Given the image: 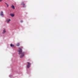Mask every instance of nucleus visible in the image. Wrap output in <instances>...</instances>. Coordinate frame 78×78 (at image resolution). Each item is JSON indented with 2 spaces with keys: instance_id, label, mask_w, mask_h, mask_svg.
I'll use <instances>...</instances> for the list:
<instances>
[{
  "instance_id": "obj_1",
  "label": "nucleus",
  "mask_w": 78,
  "mask_h": 78,
  "mask_svg": "<svg viewBox=\"0 0 78 78\" xmlns=\"http://www.w3.org/2000/svg\"><path fill=\"white\" fill-rule=\"evenodd\" d=\"M23 47L19 48L18 51L19 52V55H21L20 56V58H22L24 56V52H22Z\"/></svg>"
},
{
  "instance_id": "obj_2",
  "label": "nucleus",
  "mask_w": 78,
  "mask_h": 78,
  "mask_svg": "<svg viewBox=\"0 0 78 78\" xmlns=\"http://www.w3.org/2000/svg\"><path fill=\"white\" fill-rule=\"evenodd\" d=\"M27 68L29 69L30 67V65H31V63H29V62H27Z\"/></svg>"
},
{
  "instance_id": "obj_3",
  "label": "nucleus",
  "mask_w": 78,
  "mask_h": 78,
  "mask_svg": "<svg viewBox=\"0 0 78 78\" xmlns=\"http://www.w3.org/2000/svg\"><path fill=\"white\" fill-rule=\"evenodd\" d=\"M3 11H1V13H0L1 16H2V17L4 15Z\"/></svg>"
},
{
  "instance_id": "obj_4",
  "label": "nucleus",
  "mask_w": 78,
  "mask_h": 78,
  "mask_svg": "<svg viewBox=\"0 0 78 78\" xmlns=\"http://www.w3.org/2000/svg\"><path fill=\"white\" fill-rule=\"evenodd\" d=\"M10 21H11V19H10L7 20V22L8 23H9Z\"/></svg>"
},
{
  "instance_id": "obj_5",
  "label": "nucleus",
  "mask_w": 78,
  "mask_h": 78,
  "mask_svg": "<svg viewBox=\"0 0 78 78\" xmlns=\"http://www.w3.org/2000/svg\"><path fill=\"white\" fill-rule=\"evenodd\" d=\"M10 15L11 16V17H14V14L10 13Z\"/></svg>"
},
{
  "instance_id": "obj_6",
  "label": "nucleus",
  "mask_w": 78,
  "mask_h": 78,
  "mask_svg": "<svg viewBox=\"0 0 78 78\" xmlns=\"http://www.w3.org/2000/svg\"><path fill=\"white\" fill-rule=\"evenodd\" d=\"M6 31L5 30V29H4L3 30V32H2V34H4L5 33H6Z\"/></svg>"
},
{
  "instance_id": "obj_7",
  "label": "nucleus",
  "mask_w": 78,
  "mask_h": 78,
  "mask_svg": "<svg viewBox=\"0 0 78 78\" xmlns=\"http://www.w3.org/2000/svg\"><path fill=\"white\" fill-rule=\"evenodd\" d=\"M11 8H12L13 9H15V7H14V5H12L11 6Z\"/></svg>"
},
{
  "instance_id": "obj_8",
  "label": "nucleus",
  "mask_w": 78,
  "mask_h": 78,
  "mask_svg": "<svg viewBox=\"0 0 78 78\" xmlns=\"http://www.w3.org/2000/svg\"><path fill=\"white\" fill-rule=\"evenodd\" d=\"M21 5H23V6H25V4L24 3L22 2L21 3Z\"/></svg>"
},
{
  "instance_id": "obj_9",
  "label": "nucleus",
  "mask_w": 78,
  "mask_h": 78,
  "mask_svg": "<svg viewBox=\"0 0 78 78\" xmlns=\"http://www.w3.org/2000/svg\"><path fill=\"white\" fill-rule=\"evenodd\" d=\"M20 44H19V43H18L16 44V46H17V47H19V46H20Z\"/></svg>"
},
{
  "instance_id": "obj_10",
  "label": "nucleus",
  "mask_w": 78,
  "mask_h": 78,
  "mask_svg": "<svg viewBox=\"0 0 78 78\" xmlns=\"http://www.w3.org/2000/svg\"><path fill=\"white\" fill-rule=\"evenodd\" d=\"M10 47H14V44H10Z\"/></svg>"
},
{
  "instance_id": "obj_11",
  "label": "nucleus",
  "mask_w": 78,
  "mask_h": 78,
  "mask_svg": "<svg viewBox=\"0 0 78 78\" xmlns=\"http://www.w3.org/2000/svg\"><path fill=\"white\" fill-rule=\"evenodd\" d=\"M5 3V4H6V5L7 7H9V5H8V4H7L6 3Z\"/></svg>"
},
{
  "instance_id": "obj_12",
  "label": "nucleus",
  "mask_w": 78,
  "mask_h": 78,
  "mask_svg": "<svg viewBox=\"0 0 78 78\" xmlns=\"http://www.w3.org/2000/svg\"><path fill=\"white\" fill-rule=\"evenodd\" d=\"M20 22L21 23H22V22H23V20H21V21H20Z\"/></svg>"
},
{
  "instance_id": "obj_13",
  "label": "nucleus",
  "mask_w": 78,
  "mask_h": 78,
  "mask_svg": "<svg viewBox=\"0 0 78 78\" xmlns=\"http://www.w3.org/2000/svg\"><path fill=\"white\" fill-rule=\"evenodd\" d=\"M2 2V0H0V2Z\"/></svg>"
}]
</instances>
